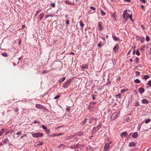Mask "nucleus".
Instances as JSON below:
<instances>
[{
  "label": "nucleus",
  "instance_id": "obj_2",
  "mask_svg": "<svg viewBox=\"0 0 151 151\" xmlns=\"http://www.w3.org/2000/svg\"><path fill=\"white\" fill-rule=\"evenodd\" d=\"M31 133L32 135L34 137L38 138L39 137H41L43 135V134L42 133H40V132H32Z\"/></svg>",
  "mask_w": 151,
  "mask_h": 151
},
{
  "label": "nucleus",
  "instance_id": "obj_60",
  "mask_svg": "<svg viewBox=\"0 0 151 151\" xmlns=\"http://www.w3.org/2000/svg\"><path fill=\"white\" fill-rule=\"evenodd\" d=\"M21 57L19 58V61H20L21 60Z\"/></svg>",
  "mask_w": 151,
  "mask_h": 151
},
{
  "label": "nucleus",
  "instance_id": "obj_59",
  "mask_svg": "<svg viewBox=\"0 0 151 151\" xmlns=\"http://www.w3.org/2000/svg\"><path fill=\"white\" fill-rule=\"evenodd\" d=\"M129 61H130L131 62H132V60L131 59H130L129 60Z\"/></svg>",
  "mask_w": 151,
  "mask_h": 151
},
{
  "label": "nucleus",
  "instance_id": "obj_21",
  "mask_svg": "<svg viewBox=\"0 0 151 151\" xmlns=\"http://www.w3.org/2000/svg\"><path fill=\"white\" fill-rule=\"evenodd\" d=\"M4 130L3 129H1L0 131V136H2L3 134L4 133Z\"/></svg>",
  "mask_w": 151,
  "mask_h": 151
},
{
  "label": "nucleus",
  "instance_id": "obj_11",
  "mask_svg": "<svg viewBox=\"0 0 151 151\" xmlns=\"http://www.w3.org/2000/svg\"><path fill=\"white\" fill-rule=\"evenodd\" d=\"M119 49V45H116L113 48V50L116 52V51H117Z\"/></svg>",
  "mask_w": 151,
  "mask_h": 151
},
{
  "label": "nucleus",
  "instance_id": "obj_35",
  "mask_svg": "<svg viewBox=\"0 0 151 151\" xmlns=\"http://www.w3.org/2000/svg\"><path fill=\"white\" fill-rule=\"evenodd\" d=\"M147 85L151 86V80H150L148 81L147 83Z\"/></svg>",
  "mask_w": 151,
  "mask_h": 151
},
{
  "label": "nucleus",
  "instance_id": "obj_53",
  "mask_svg": "<svg viewBox=\"0 0 151 151\" xmlns=\"http://www.w3.org/2000/svg\"><path fill=\"white\" fill-rule=\"evenodd\" d=\"M64 145L63 144H61L59 146V147H61L62 146H63Z\"/></svg>",
  "mask_w": 151,
  "mask_h": 151
},
{
  "label": "nucleus",
  "instance_id": "obj_30",
  "mask_svg": "<svg viewBox=\"0 0 151 151\" xmlns=\"http://www.w3.org/2000/svg\"><path fill=\"white\" fill-rule=\"evenodd\" d=\"M49 17H53V16H52L50 14H47V15H46L45 18V19H47Z\"/></svg>",
  "mask_w": 151,
  "mask_h": 151
},
{
  "label": "nucleus",
  "instance_id": "obj_32",
  "mask_svg": "<svg viewBox=\"0 0 151 151\" xmlns=\"http://www.w3.org/2000/svg\"><path fill=\"white\" fill-rule=\"evenodd\" d=\"M150 37L149 36H147L146 37V40L148 42L150 40Z\"/></svg>",
  "mask_w": 151,
  "mask_h": 151
},
{
  "label": "nucleus",
  "instance_id": "obj_22",
  "mask_svg": "<svg viewBox=\"0 0 151 151\" xmlns=\"http://www.w3.org/2000/svg\"><path fill=\"white\" fill-rule=\"evenodd\" d=\"M101 15H102V16L105 15L106 14V13L102 10H101Z\"/></svg>",
  "mask_w": 151,
  "mask_h": 151
},
{
  "label": "nucleus",
  "instance_id": "obj_42",
  "mask_svg": "<svg viewBox=\"0 0 151 151\" xmlns=\"http://www.w3.org/2000/svg\"><path fill=\"white\" fill-rule=\"evenodd\" d=\"M139 102H137L136 103V104L135 106H139Z\"/></svg>",
  "mask_w": 151,
  "mask_h": 151
},
{
  "label": "nucleus",
  "instance_id": "obj_23",
  "mask_svg": "<svg viewBox=\"0 0 151 151\" xmlns=\"http://www.w3.org/2000/svg\"><path fill=\"white\" fill-rule=\"evenodd\" d=\"M1 55L4 57H7L8 55L6 52H4L1 54Z\"/></svg>",
  "mask_w": 151,
  "mask_h": 151
},
{
  "label": "nucleus",
  "instance_id": "obj_63",
  "mask_svg": "<svg viewBox=\"0 0 151 151\" xmlns=\"http://www.w3.org/2000/svg\"><path fill=\"white\" fill-rule=\"evenodd\" d=\"M75 136V135H73L71 137H74Z\"/></svg>",
  "mask_w": 151,
  "mask_h": 151
},
{
  "label": "nucleus",
  "instance_id": "obj_13",
  "mask_svg": "<svg viewBox=\"0 0 151 151\" xmlns=\"http://www.w3.org/2000/svg\"><path fill=\"white\" fill-rule=\"evenodd\" d=\"M138 136L137 132H134L132 136V137L134 138H137Z\"/></svg>",
  "mask_w": 151,
  "mask_h": 151
},
{
  "label": "nucleus",
  "instance_id": "obj_4",
  "mask_svg": "<svg viewBox=\"0 0 151 151\" xmlns=\"http://www.w3.org/2000/svg\"><path fill=\"white\" fill-rule=\"evenodd\" d=\"M111 142H110L109 143H106L104 147V151H108V150L110 147V145Z\"/></svg>",
  "mask_w": 151,
  "mask_h": 151
},
{
  "label": "nucleus",
  "instance_id": "obj_24",
  "mask_svg": "<svg viewBox=\"0 0 151 151\" xmlns=\"http://www.w3.org/2000/svg\"><path fill=\"white\" fill-rule=\"evenodd\" d=\"M42 106L40 104H37L36 105V107L38 108H41Z\"/></svg>",
  "mask_w": 151,
  "mask_h": 151
},
{
  "label": "nucleus",
  "instance_id": "obj_37",
  "mask_svg": "<svg viewBox=\"0 0 151 151\" xmlns=\"http://www.w3.org/2000/svg\"><path fill=\"white\" fill-rule=\"evenodd\" d=\"M60 97V96L59 95H57L54 98V99H58L59 97Z\"/></svg>",
  "mask_w": 151,
  "mask_h": 151
},
{
  "label": "nucleus",
  "instance_id": "obj_57",
  "mask_svg": "<svg viewBox=\"0 0 151 151\" xmlns=\"http://www.w3.org/2000/svg\"><path fill=\"white\" fill-rule=\"evenodd\" d=\"M125 1H128L129 2H131V1L130 0H125Z\"/></svg>",
  "mask_w": 151,
  "mask_h": 151
},
{
  "label": "nucleus",
  "instance_id": "obj_8",
  "mask_svg": "<svg viewBox=\"0 0 151 151\" xmlns=\"http://www.w3.org/2000/svg\"><path fill=\"white\" fill-rule=\"evenodd\" d=\"M138 91L140 93L142 94L144 92L145 89L143 88H140L139 89Z\"/></svg>",
  "mask_w": 151,
  "mask_h": 151
},
{
  "label": "nucleus",
  "instance_id": "obj_9",
  "mask_svg": "<svg viewBox=\"0 0 151 151\" xmlns=\"http://www.w3.org/2000/svg\"><path fill=\"white\" fill-rule=\"evenodd\" d=\"M139 40L142 43H143L145 41V38L144 37H139Z\"/></svg>",
  "mask_w": 151,
  "mask_h": 151
},
{
  "label": "nucleus",
  "instance_id": "obj_51",
  "mask_svg": "<svg viewBox=\"0 0 151 151\" xmlns=\"http://www.w3.org/2000/svg\"><path fill=\"white\" fill-rule=\"evenodd\" d=\"M62 134H63L62 133H59L58 134H57V136H60Z\"/></svg>",
  "mask_w": 151,
  "mask_h": 151
},
{
  "label": "nucleus",
  "instance_id": "obj_18",
  "mask_svg": "<svg viewBox=\"0 0 151 151\" xmlns=\"http://www.w3.org/2000/svg\"><path fill=\"white\" fill-rule=\"evenodd\" d=\"M88 68V65L87 64L83 65L82 66V68L83 69H87Z\"/></svg>",
  "mask_w": 151,
  "mask_h": 151
},
{
  "label": "nucleus",
  "instance_id": "obj_26",
  "mask_svg": "<svg viewBox=\"0 0 151 151\" xmlns=\"http://www.w3.org/2000/svg\"><path fill=\"white\" fill-rule=\"evenodd\" d=\"M134 82L136 83H139L140 81L138 79H136L134 80Z\"/></svg>",
  "mask_w": 151,
  "mask_h": 151
},
{
  "label": "nucleus",
  "instance_id": "obj_47",
  "mask_svg": "<svg viewBox=\"0 0 151 151\" xmlns=\"http://www.w3.org/2000/svg\"><path fill=\"white\" fill-rule=\"evenodd\" d=\"M66 24H69V21L68 20H67L66 21Z\"/></svg>",
  "mask_w": 151,
  "mask_h": 151
},
{
  "label": "nucleus",
  "instance_id": "obj_56",
  "mask_svg": "<svg viewBox=\"0 0 151 151\" xmlns=\"http://www.w3.org/2000/svg\"><path fill=\"white\" fill-rule=\"evenodd\" d=\"M92 98L93 100H94L95 99V97L93 96H92Z\"/></svg>",
  "mask_w": 151,
  "mask_h": 151
},
{
  "label": "nucleus",
  "instance_id": "obj_19",
  "mask_svg": "<svg viewBox=\"0 0 151 151\" xmlns=\"http://www.w3.org/2000/svg\"><path fill=\"white\" fill-rule=\"evenodd\" d=\"M65 77H63L62 78V79H60L59 80V83L60 84L61 83H62L65 80Z\"/></svg>",
  "mask_w": 151,
  "mask_h": 151
},
{
  "label": "nucleus",
  "instance_id": "obj_41",
  "mask_svg": "<svg viewBox=\"0 0 151 151\" xmlns=\"http://www.w3.org/2000/svg\"><path fill=\"white\" fill-rule=\"evenodd\" d=\"M56 136H57V134H54L52 135V136L53 137H54Z\"/></svg>",
  "mask_w": 151,
  "mask_h": 151
},
{
  "label": "nucleus",
  "instance_id": "obj_6",
  "mask_svg": "<svg viewBox=\"0 0 151 151\" xmlns=\"http://www.w3.org/2000/svg\"><path fill=\"white\" fill-rule=\"evenodd\" d=\"M102 22H99L98 23V30L100 31H101L103 29V28L101 25Z\"/></svg>",
  "mask_w": 151,
  "mask_h": 151
},
{
  "label": "nucleus",
  "instance_id": "obj_28",
  "mask_svg": "<svg viewBox=\"0 0 151 151\" xmlns=\"http://www.w3.org/2000/svg\"><path fill=\"white\" fill-rule=\"evenodd\" d=\"M149 78V75H145L144 76V79L147 80Z\"/></svg>",
  "mask_w": 151,
  "mask_h": 151
},
{
  "label": "nucleus",
  "instance_id": "obj_54",
  "mask_svg": "<svg viewBox=\"0 0 151 151\" xmlns=\"http://www.w3.org/2000/svg\"><path fill=\"white\" fill-rule=\"evenodd\" d=\"M34 123H38V122L36 121H34Z\"/></svg>",
  "mask_w": 151,
  "mask_h": 151
},
{
  "label": "nucleus",
  "instance_id": "obj_16",
  "mask_svg": "<svg viewBox=\"0 0 151 151\" xmlns=\"http://www.w3.org/2000/svg\"><path fill=\"white\" fill-rule=\"evenodd\" d=\"M135 145V144L134 142H130L129 145V146L130 147H134Z\"/></svg>",
  "mask_w": 151,
  "mask_h": 151
},
{
  "label": "nucleus",
  "instance_id": "obj_20",
  "mask_svg": "<svg viewBox=\"0 0 151 151\" xmlns=\"http://www.w3.org/2000/svg\"><path fill=\"white\" fill-rule=\"evenodd\" d=\"M83 134V132H77L76 135L78 136H81Z\"/></svg>",
  "mask_w": 151,
  "mask_h": 151
},
{
  "label": "nucleus",
  "instance_id": "obj_10",
  "mask_svg": "<svg viewBox=\"0 0 151 151\" xmlns=\"http://www.w3.org/2000/svg\"><path fill=\"white\" fill-rule=\"evenodd\" d=\"M112 37L115 41H119V38L115 35H113Z\"/></svg>",
  "mask_w": 151,
  "mask_h": 151
},
{
  "label": "nucleus",
  "instance_id": "obj_5",
  "mask_svg": "<svg viewBox=\"0 0 151 151\" xmlns=\"http://www.w3.org/2000/svg\"><path fill=\"white\" fill-rule=\"evenodd\" d=\"M70 80L67 81L63 85V87L65 88H66L68 87V86L70 84Z\"/></svg>",
  "mask_w": 151,
  "mask_h": 151
},
{
  "label": "nucleus",
  "instance_id": "obj_50",
  "mask_svg": "<svg viewBox=\"0 0 151 151\" xmlns=\"http://www.w3.org/2000/svg\"><path fill=\"white\" fill-rule=\"evenodd\" d=\"M90 104H93V105H94L95 104V103L94 102H91L90 103Z\"/></svg>",
  "mask_w": 151,
  "mask_h": 151
},
{
  "label": "nucleus",
  "instance_id": "obj_62",
  "mask_svg": "<svg viewBox=\"0 0 151 151\" xmlns=\"http://www.w3.org/2000/svg\"><path fill=\"white\" fill-rule=\"evenodd\" d=\"M135 52H134V51H133V52H132L133 55H134L135 54Z\"/></svg>",
  "mask_w": 151,
  "mask_h": 151
},
{
  "label": "nucleus",
  "instance_id": "obj_14",
  "mask_svg": "<svg viewBox=\"0 0 151 151\" xmlns=\"http://www.w3.org/2000/svg\"><path fill=\"white\" fill-rule=\"evenodd\" d=\"M90 8L92 9L93 10V11H92V12H90V14L93 13L95 12V11L96 9V8H95V7H93V6H91L90 7Z\"/></svg>",
  "mask_w": 151,
  "mask_h": 151
},
{
  "label": "nucleus",
  "instance_id": "obj_29",
  "mask_svg": "<svg viewBox=\"0 0 151 151\" xmlns=\"http://www.w3.org/2000/svg\"><path fill=\"white\" fill-rule=\"evenodd\" d=\"M151 120L150 119H147L145 121V123L146 124L148 123Z\"/></svg>",
  "mask_w": 151,
  "mask_h": 151
},
{
  "label": "nucleus",
  "instance_id": "obj_55",
  "mask_svg": "<svg viewBox=\"0 0 151 151\" xmlns=\"http://www.w3.org/2000/svg\"><path fill=\"white\" fill-rule=\"evenodd\" d=\"M141 8L142 9H143L144 8V6L142 5L141 6Z\"/></svg>",
  "mask_w": 151,
  "mask_h": 151
},
{
  "label": "nucleus",
  "instance_id": "obj_34",
  "mask_svg": "<svg viewBox=\"0 0 151 151\" xmlns=\"http://www.w3.org/2000/svg\"><path fill=\"white\" fill-rule=\"evenodd\" d=\"M87 119H86L84 121H83L82 123L83 124H85L86 123V121H87Z\"/></svg>",
  "mask_w": 151,
  "mask_h": 151
},
{
  "label": "nucleus",
  "instance_id": "obj_7",
  "mask_svg": "<svg viewBox=\"0 0 151 151\" xmlns=\"http://www.w3.org/2000/svg\"><path fill=\"white\" fill-rule=\"evenodd\" d=\"M128 134L127 132H123L120 135L122 137H126L127 135Z\"/></svg>",
  "mask_w": 151,
  "mask_h": 151
},
{
  "label": "nucleus",
  "instance_id": "obj_38",
  "mask_svg": "<svg viewBox=\"0 0 151 151\" xmlns=\"http://www.w3.org/2000/svg\"><path fill=\"white\" fill-rule=\"evenodd\" d=\"M136 73L139 76L140 74V72L138 71H136Z\"/></svg>",
  "mask_w": 151,
  "mask_h": 151
},
{
  "label": "nucleus",
  "instance_id": "obj_46",
  "mask_svg": "<svg viewBox=\"0 0 151 151\" xmlns=\"http://www.w3.org/2000/svg\"><path fill=\"white\" fill-rule=\"evenodd\" d=\"M140 1L142 2L143 3H145V0H140Z\"/></svg>",
  "mask_w": 151,
  "mask_h": 151
},
{
  "label": "nucleus",
  "instance_id": "obj_27",
  "mask_svg": "<svg viewBox=\"0 0 151 151\" xmlns=\"http://www.w3.org/2000/svg\"><path fill=\"white\" fill-rule=\"evenodd\" d=\"M145 45H143L141 47V51H144L145 49Z\"/></svg>",
  "mask_w": 151,
  "mask_h": 151
},
{
  "label": "nucleus",
  "instance_id": "obj_15",
  "mask_svg": "<svg viewBox=\"0 0 151 151\" xmlns=\"http://www.w3.org/2000/svg\"><path fill=\"white\" fill-rule=\"evenodd\" d=\"M148 102V100L145 99H143L142 101V103L143 104H147Z\"/></svg>",
  "mask_w": 151,
  "mask_h": 151
},
{
  "label": "nucleus",
  "instance_id": "obj_61",
  "mask_svg": "<svg viewBox=\"0 0 151 151\" xmlns=\"http://www.w3.org/2000/svg\"><path fill=\"white\" fill-rule=\"evenodd\" d=\"M117 96H119L118 97L120 98V94H119L117 95Z\"/></svg>",
  "mask_w": 151,
  "mask_h": 151
},
{
  "label": "nucleus",
  "instance_id": "obj_25",
  "mask_svg": "<svg viewBox=\"0 0 151 151\" xmlns=\"http://www.w3.org/2000/svg\"><path fill=\"white\" fill-rule=\"evenodd\" d=\"M41 11V10H40V9L38 10L37 11H36V12L35 13V16H36Z\"/></svg>",
  "mask_w": 151,
  "mask_h": 151
},
{
  "label": "nucleus",
  "instance_id": "obj_49",
  "mask_svg": "<svg viewBox=\"0 0 151 151\" xmlns=\"http://www.w3.org/2000/svg\"><path fill=\"white\" fill-rule=\"evenodd\" d=\"M136 59H137V60H136L137 61V63H138L139 62V58H136Z\"/></svg>",
  "mask_w": 151,
  "mask_h": 151
},
{
  "label": "nucleus",
  "instance_id": "obj_3",
  "mask_svg": "<svg viewBox=\"0 0 151 151\" xmlns=\"http://www.w3.org/2000/svg\"><path fill=\"white\" fill-rule=\"evenodd\" d=\"M119 116L118 113H114L111 116V120H113L117 118Z\"/></svg>",
  "mask_w": 151,
  "mask_h": 151
},
{
  "label": "nucleus",
  "instance_id": "obj_58",
  "mask_svg": "<svg viewBox=\"0 0 151 151\" xmlns=\"http://www.w3.org/2000/svg\"><path fill=\"white\" fill-rule=\"evenodd\" d=\"M70 55H74V54L73 52H70Z\"/></svg>",
  "mask_w": 151,
  "mask_h": 151
},
{
  "label": "nucleus",
  "instance_id": "obj_44",
  "mask_svg": "<svg viewBox=\"0 0 151 151\" xmlns=\"http://www.w3.org/2000/svg\"><path fill=\"white\" fill-rule=\"evenodd\" d=\"M51 6L53 7H55V3H52L51 4Z\"/></svg>",
  "mask_w": 151,
  "mask_h": 151
},
{
  "label": "nucleus",
  "instance_id": "obj_45",
  "mask_svg": "<svg viewBox=\"0 0 151 151\" xmlns=\"http://www.w3.org/2000/svg\"><path fill=\"white\" fill-rule=\"evenodd\" d=\"M101 43L100 42L98 45V46L100 47L101 46Z\"/></svg>",
  "mask_w": 151,
  "mask_h": 151
},
{
  "label": "nucleus",
  "instance_id": "obj_52",
  "mask_svg": "<svg viewBox=\"0 0 151 151\" xmlns=\"http://www.w3.org/2000/svg\"><path fill=\"white\" fill-rule=\"evenodd\" d=\"M46 70H44L42 72V73L43 74H44V73H46Z\"/></svg>",
  "mask_w": 151,
  "mask_h": 151
},
{
  "label": "nucleus",
  "instance_id": "obj_1",
  "mask_svg": "<svg viewBox=\"0 0 151 151\" xmlns=\"http://www.w3.org/2000/svg\"><path fill=\"white\" fill-rule=\"evenodd\" d=\"M123 17L124 19L127 20L128 18H129L132 21V14L129 15L128 13H127V10H125L123 12Z\"/></svg>",
  "mask_w": 151,
  "mask_h": 151
},
{
  "label": "nucleus",
  "instance_id": "obj_17",
  "mask_svg": "<svg viewBox=\"0 0 151 151\" xmlns=\"http://www.w3.org/2000/svg\"><path fill=\"white\" fill-rule=\"evenodd\" d=\"M79 23H80V26H81V29H83V27L84 25V24H83V22L81 21H80Z\"/></svg>",
  "mask_w": 151,
  "mask_h": 151
},
{
  "label": "nucleus",
  "instance_id": "obj_31",
  "mask_svg": "<svg viewBox=\"0 0 151 151\" xmlns=\"http://www.w3.org/2000/svg\"><path fill=\"white\" fill-rule=\"evenodd\" d=\"M42 127L44 130H46L47 129V127L44 125H42Z\"/></svg>",
  "mask_w": 151,
  "mask_h": 151
},
{
  "label": "nucleus",
  "instance_id": "obj_12",
  "mask_svg": "<svg viewBox=\"0 0 151 151\" xmlns=\"http://www.w3.org/2000/svg\"><path fill=\"white\" fill-rule=\"evenodd\" d=\"M44 15V13L43 12L39 16V18L40 20H41L43 18Z\"/></svg>",
  "mask_w": 151,
  "mask_h": 151
},
{
  "label": "nucleus",
  "instance_id": "obj_33",
  "mask_svg": "<svg viewBox=\"0 0 151 151\" xmlns=\"http://www.w3.org/2000/svg\"><path fill=\"white\" fill-rule=\"evenodd\" d=\"M136 54L138 56H139L140 55L139 52L138 50H137L136 52Z\"/></svg>",
  "mask_w": 151,
  "mask_h": 151
},
{
  "label": "nucleus",
  "instance_id": "obj_48",
  "mask_svg": "<svg viewBox=\"0 0 151 151\" xmlns=\"http://www.w3.org/2000/svg\"><path fill=\"white\" fill-rule=\"evenodd\" d=\"M3 143H5V144L6 143H7L6 141V140H4V141Z\"/></svg>",
  "mask_w": 151,
  "mask_h": 151
},
{
  "label": "nucleus",
  "instance_id": "obj_39",
  "mask_svg": "<svg viewBox=\"0 0 151 151\" xmlns=\"http://www.w3.org/2000/svg\"><path fill=\"white\" fill-rule=\"evenodd\" d=\"M126 91H127V90L123 89L121 90V92L122 93H124V92H126Z\"/></svg>",
  "mask_w": 151,
  "mask_h": 151
},
{
  "label": "nucleus",
  "instance_id": "obj_64",
  "mask_svg": "<svg viewBox=\"0 0 151 151\" xmlns=\"http://www.w3.org/2000/svg\"><path fill=\"white\" fill-rule=\"evenodd\" d=\"M3 145V144L1 142H0V146Z\"/></svg>",
  "mask_w": 151,
  "mask_h": 151
},
{
  "label": "nucleus",
  "instance_id": "obj_43",
  "mask_svg": "<svg viewBox=\"0 0 151 151\" xmlns=\"http://www.w3.org/2000/svg\"><path fill=\"white\" fill-rule=\"evenodd\" d=\"M22 133L21 132H19L17 133L16 134L17 135H20Z\"/></svg>",
  "mask_w": 151,
  "mask_h": 151
},
{
  "label": "nucleus",
  "instance_id": "obj_36",
  "mask_svg": "<svg viewBox=\"0 0 151 151\" xmlns=\"http://www.w3.org/2000/svg\"><path fill=\"white\" fill-rule=\"evenodd\" d=\"M132 48L131 49H130L128 51V52L127 53V55H128L130 54V52L132 51Z\"/></svg>",
  "mask_w": 151,
  "mask_h": 151
},
{
  "label": "nucleus",
  "instance_id": "obj_40",
  "mask_svg": "<svg viewBox=\"0 0 151 151\" xmlns=\"http://www.w3.org/2000/svg\"><path fill=\"white\" fill-rule=\"evenodd\" d=\"M18 111V109L17 108H16L14 109V111L15 112H17Z\"/></svg>",
  "mask_w": 151,
  "mask_h": 151
}]
</instances>
